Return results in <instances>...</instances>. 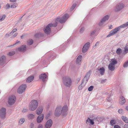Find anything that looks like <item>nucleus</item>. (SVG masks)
<instances>
[{"mask_svg": "<svg viewBox=\"0 0 128 128\" xmlns=\"http://www.w3.org/2000/svg\"><path fill=\"white\" fill-rule=\"evenodd\" d=\"M109 18V16L108 15H106L104 16L100 22L99 23V25L100 26H102L104 22L105 21L108 20Z\"/></svg>", "mask_w": 128, "mask_h": 128, "instance_id": "9b49d317", "label": "nucleus"}, {"mask_svg": "<svg viewBox=\"0 0 128 128\" xmlns=\"http://www.w3.org/2000/svg\"><path fill=\"white\" fill-rule=\"evenodd\" d=\"M89 123H90L92 125H93L94 124V120H92L88 118L86 121V123L88 124Z\"/></svg>", "mask_w": 128, "mask_h": 128, "instance_id": "aec40b11", "label": "nucleus"}, {"mask_svg": "<svg viewBox=\"0 0 128 128\" xmlns=\"http://www.w3.org/2000/svg\"><path fill=\"white\" fill-rule=\"evenodd\" d=\"M34 127H32V128H33Z\"/></svg>", "mask_w": 128, "mask_h": 128, "instance_id": "0e129e2a", "label": "nucleus"}, {"mask_svg": "<svg viewBox=\"0 0 128 128\" xmlns=\"http://www.w3.org/2000/svg\"><path fill=\"white\" fill-rule=\"evenodd\" d=\"M12 35L10 34V32L7 33L5 35L6 37H7L10 36Z\"/></svg>", "mask_w": 128, "mask_h": 128, "instance_id": "3c124183", "label": "nucleus"}, {"mask_svg": "<svg viewBox=\"0 0 128 128\" xmlns=\"http://www.w3.org/2000/svg\"><path fill=\"white\" fill-rule=\"evenodd\" d=\"M110 124L112 126H114L116 123V121L115 120H112L110 122Z\"/></svg>", "mask_w": 128, "mask_h": 128, "instance_id": "c756f323", "label": "nucleus"}, {"mask_svg": "<svg viewBox=\"0 0 128 128\" xmlns=\"http://www.w3.org/2000/svg\"><path fill=\"white\" fill-rule=\"evenodd\" d=\"M84 27L80 29V32L81 33H82L84 31Z\"/></svg>", "mask_w": 128, "mask_h": 128, "instance_id": "8fccbe9b", "label": "nucleus"}, {"mask_svg": "<svg viewBox=\"0 0 128 128\" xmlns=\"http://www.w3.org/2000/svg\"><path fill=\"white\" fill-rule=\"evenodd\" d=\"M46 78V75L45 74H42L40 75L39 76V78L42 79L43 80V81L44 82L45 80H43Z\"/></svg>", "mask_w": 128, "mask_h": 128, "instance_id": "6ab92c4d", "label": "nucleus"}, {"mask_svg": "<svg viewBox=\"0 0 128 128\" xmlns=\"http://www.w3.org/2000/svg\"><path fill=\"white\" fill-rule=\"evenodd\" d=\"M15 54V52L14 51H12L10 52L8 54V55L10 56H11L14 55Z\"/></svg>", "mask_w": 128, "mask_h": 128, "instance_id": "473e14b6", "label": "nucleus"}, {"mask_svg": "<svg viewBox=\"0 0 128 128\" xmlns=\"http://www.w3.org/2000/svg\"><path fill=\"white\" fill-rule=\"evenodd\" d=\"M10 7V5L8 4H7L6 5V9H9Z\"/></svg>", "mask_w": 128, "mask_h": 128, "instance_id": "49530a36", "label": "nucleus"}, {"mask_svg": "<svg viewBox=\"0 0 128 128\" xmlns=\"http://www.w3.org/2000/svg\"><path fill=\"white\" fill-rule=\"evenodd\" d=\"M25 121V119L24 118H20L18 121L19 124L20 125H22L24 122Z\"/></svg>", "mask_w": 128, "mask_h": 128, "instance_id": "bb28decb", "label": "nucleus"}, {"mask_svg": "<svg viewBox=\"0 0 128 128\" xmlns=\"http://www.w3.org/2000/svg\"><path fill=\"white\" fill-rule=\"evenodd\" d=\"M126 110H128V106L126 107Z\"/></svg>", "mask_w": 128, "mask_h": 128, "instance_id": "680f3d73", "label": "nucleus"}, {"mask_svg": "<svg viewBox=\"0 0 128 128\" xmlns=\"http://www.w3.org/2000/svg\"><path fill=\"white\" fill-rule=\"evenodd\" d=\"M34 116V115L32 114H30L27 115L28 118L29 120L33 119Z\"/></svg>", "mask_w": 128, "mask_h": 128, "instance_id": "a878e982", "label": "nucleus"}, {"mask_svg": "<svg viewBox=\"0 0 128 128\" xmlns=\"http://www.w3.org/2000/svg\"><path fill=\"white\" fill-rule=\"evenodd\" d=\"M16 100L15 96L14 95L11 96L8 98V103L10 105H12L15 102Z\"/></svg>", "mask_w": 128, "mask_h": 128, "instance_id": "6e6552de", "label": "nucleus"}, {"mask_svg": "<svg viewBox=\"0 0 128 128\" xmlns=\"http://www.w3.org/2000/svg\"><path fill=\"white\" fill-rule=\"evenodd\" d=\"M67 107L64 106L62 108L61 106H59L57 107L54 112V115L56 116H59L61 114L62 115L66 116L67 114Z\"/></svg>", "mask_w": 128, "mask_h": 128, "instance_id": "f03ea898", "label": "nucleus"}, {"mask_svg": "<svg viewBox=\"0 0 128 128\" xmlns=\"http://www.w3.org/2000/svg\"><path fill=\"white\" fill-rule=\"evenodd\" d=\"M17 6V4H14L12 5L10 7L11 8H16Z\"/></svg>", "mask_w": 128, "mask_h": 128, "instance_id": "4c0bfd02", "label": "nucleus"}, {"mask_svg": "<svg viewBox=\"0 0 128 128\" xmlns=\"http://www.w3.org/2000/svg\"><path fill=\"white\" fill-rule=\"evenodd\" d=\"M28 110L26 109H24L22 111L23 112H25L27 111Z\"/></svg>", "mask_w": 128, "mask_h": 128, "instance_id": "6e6d98bb", "label": "nucleus"}, {"mask_svg": "<svg viewBox=\"0 0 128 128\" xmlns=\"http://www.w3.org/2000/svg\"><path fill=\"white\" fill-rule=\"evenodd\" d=\"M107 80L106 79H103L101 80L100 83L102 84H103Z\"/></svg>", "mask_w": 128, "mask_h": 128, "instance_id": "c03bdc74", "label": "nucleus"}, {"mask_svg": "<svg viewBox=\"0 0 128 128\" xmlns=\"http://www.w3.org/2000/svg\"><path fill=\"white\" fill-rule=\"evenodd\" d=\"M114 128H120V127L118 125H116L114 126Z\"/></svg>", "mask_w": 128, "mask_h": 128, "instance_id": "09e8293b", "label": "nucleus"}, {"mask_svg": "<svg viewBox=\"0 0 128 128\" xmlns=\"http://www.w3.org/2000/svg\"><path fill=\"white\" fill-rule=\"evenodd\" d=\"M110 64H112L113 65L115 66L117 63V61L115 58L112 59L110 61Z\"/></svg>", "mask_w": 128, "mask_h": 128, "instance_id": "4be33fe9", "label": "nucleus"}, {"mask_svg": "<svg viewBox=\"0 0 128 128\" xmlns=\"http://www.w3.org/2000/svg\"><path fill=\"white\" fill-rule=\"evenodd\" d=\"M84 84H82L78 86V89L79 90H82L83 88V87L84 86H83Z\"/></svg>", "mask_w": 128, "mask_h": 128, "instance_id": "ea45409f", "label": "nucleus"}, {"mask_svg": "<svg viewBox=\"0 0 128 128\" xmlns=\"http://www.w3.org/2000/svg\"><path fill=\"white\" fill-rule=\"evenodd\" d=\"M44 115L42 114L41 115H39L37 118V122L38 123H40L42 121L44 118Z\"/></svg>", "mask_w": 128, "mask_h": 128, "instance_id": "2eb2a0df", "label": "nucleus"}, {"mask_svg": "<svg viewBox=\"0 0 128 128\" xmlns=\"http://www.w3.org/2000/svg\"><path fill=\"white\" fill-rule=\"evenodd\" d=\"M17 49L19 52H22L25 51L26 49V46L25 45L22 46Z\"/></svg>", "mask_w": 128, "mask_h": 128, "instance_id": "f3484780", "label": "nucleus"}, {"mask_svg": "<svg viewBox=\"0 0 128 128\" xmlns=\"http://www.w3.org/2000/svg\"><path fill=\"white\" fill-rule=\"evenodd\" d=\"M62 81L64 86L67 88H70L72 84V80L71 78L68 76L64 77L62 79Z\"/></svg>", "mask_w": 128, "mask_h": 128, "instance_id": "20e7f679", "label": "nucleus"}, {"mask_svg": "<svg viewBox=\"0 0 128 128\" xmlns=\"http://www.w3.org/2000/svg\"><path fill=\"white\" fill-rule=\"evenodd\" d=\"M128 26V22L112 30L110 32V34L107 36V37H108L115 34L118 32L120 28H125Z\"/></svg>", "mask_w": 128, "mask_h": 128, "instance_id": "7ed1b4c3", "label": "nucleus"}, {"mask_svg": "<svg viewBox=\"0 0 128 128\" xmlns=\"http://www.w3.org/2000/svg\"><path fill=\"white\" fill-rule=\"evenodd\" d=\"M82 56L81 55L79 56L77 58L76 60V63L77 64L80 65L81 63Z\"/></svg>", "mask_w": 128, "mask_h": 128, "instance_id": "dca6fc26", "label": "nucleus"}, {"mask_svg": "<svg viewBox=\"0 0 128 128\" xmlns=\"http://www.w3.org/2000/svg\"><path fill=\"white\" fill-rule=\"evenodd\" d=\"M6 62V57L3 55L0 58V65H2L4 64Z\"/></svg>", "mask_w": 128, "mask_h": 128, "instance_id": "f8f14e48", "label": "nucleus"}, {"mask_svg": "<svg viewBox=\"0 0 128 128\" xmlns=\"http://www.w3.org/2000/svg\"><path fill=\"white\" fill-rule=\"evenodd\" d=\"M42 34L40 33H39L36 34H35L34 36L36 38H38L40 36H42Z\"/></svg>", "mask_w": 128, "mask_h": 128, "instance_id": "c9c22d12", "label": "nucleus"}, {"mask_svg": "<svg viewBox=\"0 0 128 128\" xmlns=\"http://www.w3.org/2000/svg\"><path fill=\"white\" fill-rule=\"evenodd\" d=\"M124 5L122 3H119L115 7L114 10L115 12H118L122 9L124 7Z\"/></svg>", "mask_w": 128, "mask_h": 128, "instance_id": "1a4fd4ad", "label": "nucleus"}, {"mask_svg": "<svg viewBox=\"0 0 128 128\" xmlns=\"http://www.w3.org/2000/svg\"><path fill=\"white\" fill-rule=\"evenodd\" d=\"M122 50L120 48H119L116 51L117 54L119 55H120V53L122 52Z\"/></svg>", "mask_w": 128, "mask_h": 128, "instance_id": "2f4dec72", "label": "nucleus"}, {"mask_svg": "<svg viewBox=\"0 0 128 128\" xmlns=\"http://www.w3.org/2000/svg\"><path fill=\"white\" fill-rule=\"evenodd\" d=\"M6 114V109L4 108L0 109V117L2 119L5 118Z\"/></svg>", "mask_w": 128, "mask_h": 128, "instance_id": "0eeeda50", "label": "nucleus"}, {"mask_svg": "<svg viewBox=\"0 0 128 128\" xmlns=\"http://www.w3.org/2000/svg\"><path fill=\"white\" fill-rule=\"evenodd\" d=\"M26 88V84H23L21 85L18 88L17 92L19 94H22L25 91Z\"/></svg>", "mask_w": 128, "mask_h": 128, "instance_id": "423d86ee", "label": "nucleus"}, {"mask_svg": "<svg viewBox=\"0 0 128 128\" xmlns=\"http://www.w3.org/2000/svg\"><path fill=\"white\" fill-rule=\"evenodd\" d=\"M52 124V122L51 119H50L48 121L46 122L45 125L46 128H50Z\"/></svg>", "mask_w": 128, "mask_h": 128, "instance_id": "ddd939ff", "label": "nucleus"}, {"mask_svg": "<svg viewBox=\"0 0 128 128\" xmlns=\"http://www.w3.org/2000/svg\"><path fill=\"white\" fill-rule=\"evenodd\" d=\"M16 0H10V2H15Z\"/></svg>", "mask_w": 128, "mask_h": 128, "instance_id": "052dcab7", "label": "nucleus"}, {"mask_svg": "<svg viewBox=\"0 0 128 128\" xmlns=\"http://www.w3.org/2000/svg\"><path fill=\"white\" fill-rule=\"evenodd\" d=\"M96 32V30H94L92 31V32H90V35L91 36H92L94 35L95 34Z\"/></svg>", "mask_w": 128, "mask_h": 128, "instance_id": "a19ab883", "label": "nucleus"}, {"mask_svg": "<svg viewBox=\"0 0 128 128\" xmlns=\"http://www.w3.org/2000/svg\"><path fill=\"white\" fill-rule=\"evenodd\" d=\"M34 78V77L33 76H30L27 79L26 82H27L29 83L33 80Z\"/></svg>", "mask_w": 128, "mask_h": 128, "instance_id": "412c9836", "label": "nucleus"}, {"mask_svg": "<svg viewBox=\"0 0 128 128\" xmlns=\"http://www.w3.org/2000/svg\"><path fill=\"white\" fill-rule=\"evenodd\" d=\"M38 106V102L37 100H33L30 102L29 109L31 111L34 110L37 108Z\"/></svg>", "mask_w": 128, "mask_h": 128, "instance_id": "39448f33", "label": "nucleus"}, {"mask_svg": "<svg viewBox=\"0 0 128 128\" xmlns=\"http://www.w3.org/2000/svg\"><path fill=\"white\" fill-rule=\"evenodd\" d=\"M107 100L108 102H110L111 100V98L110 97H108Z\"/></svg>", "mask_w": 128, "mask_h": 128, "instance_id": "4d7b16f0", "label": "nucleus"}, {"mask_svg": "<svg viewBox=\"0 0 128 128\" xmlns=\"http://www.w3.org/2000/svg\"><path fill=\"white\" fill-rule=\"evenodd\" d=\"M43 110V107L42 106H40L36 110V114L38 115L41 114L42 113Z\"/></svg>", "mask_w": 128, "mask_h": 128, "instance_id": "4468645a", "label": "nucleus"}, {"mask_svg": "<svg viewBox=\"0 0 128 128\" xmlns=\"http://www.w3.org/2000/svg\"><path fill=\"white\" fill-rule=\"evenodd\" d=\"M118 112L119 114H122L124 113L123 110L121 109H120L118 110Z\"/></svg>", "mask_w": 128, "mask_h": 128, "instance_id": "58836bf2", "label": "nucleus"}, {"mask_svg": "<svg viewBox=\"0 0 128 128\" xmlns=\"http://www.w3.org/2000/svg\"><path fill=\"white\" fill-rule=\"evenodd\" d=\"M115 66L112 64H110L108 66L109 69L111 71H114L115 69Z\"/></svg>", "mask_w": 128, "mask_h": 128, "instance_id": "a211bd4d", "label": "nucleus"}, {"mask_svg": "<svg viewBox=\"0 0 128 128\" xmlns=\"http://www.w3.org/2000/svg\"><path fill=\"white\" fill-rule=\"evenodd\" d=\"M20 43V41H16V43L15 44H14L13 45L10 46H14L16 44H17L18 43Z\"/></svg>", "mask_w": 128, "mask_h": 128, "instance_id": "864d4df0", "label": "nucleus"}, {"mask_svg": "<svg viewBox=\"0 0 128 128\" xmlns=\"http://www.w3.org/2000/svg\"><path fill=\"white\" fill-rule=\"evenodd\" d=\"M124 52L125 54H126L128 52V45L127 44L124 48Z\"/></svg>", "mask_w": 128, "mask_h": 128, "instance_id": "c85d7f7f", "label": "nucleus"}, {"mask_svg": "<svg viewBox=\"0 0 128 128\" xmlns=\"http://www.w3.org/2000/svg\"><path fill=\"white\" fill-rule=\"evenodd\" d=\"M124 128H128V125L125 124L124 125Z\"/></svg>", "mask_w": 128, "mask_h": 128, "instance_id": "13d9d810", "label": "nucleus"}, {"mask_svg": "<svg viewBox=\"0 0 128 128\" xmlns=\"http://www.w3.org/2000/svg\"><path fill=\"white\" fill-rule=\"evenodd\" d=\"M91 71L90 70L86 74L85 76L87 77L88 79H89Z\"/></svg>", "mask_w": 128, "mask_h": 128, "instance_id": "7c9ffc66", "label": "nucleus"}, {"mask_svg": "<svg viewBox=\"0 0 128 128\" xmlns=\"http://www.w3.org/2000/svg\"><path fill=\"white\" fill-rule=\"evenodd\" d=\"M34 124L32 123H30V128L34 127Z\"/></svg>", "mask_w": 128, "mask_h": 128, "instance_id": "de8ad7c7", "label": "nucleus"}, {"mask_svg": "<svg viewBox=\"0 0 128 128\" xmlns=\"http://www.w3.org/2000/svg\"><path fill=\"white\" fill-rule=\"evenodd\" d=\"M94 86H90L88 88V90L89 91H91L93 90Z\"/></svg>", "mask_w": 128, "mask_h": 128, "instance_id": "37998d69", "label": "nucleus"}, {"mask_svg": "<svg viewBox=\"0 0 128 128\" xmlns=\"http://www.w3.org/2000/svg\"><path fill=\"white\" fill-rule=\"evenodd\" d=\"M99 44V42H97L95 44V46H96L97 45H98Z\"/></svg>", "mask_w": 128, "mask_h": 128, "instance_id": "bf43d9fd", "label": "nucleus"}, {"mask_svg": "<svg viewBox=\"0 0 128 128\" xmlns=\"http://www.w3.org/2000/svg\"><path fill=\"white\" fill-rule=\"evenodd\" d=\"M121 104H124L126 102V100L122 96H121L120 98Z\"/></svg>", "mask_w": 128, "mask_h": 128, "instance_id": "393cba45", "label": "nucleus"}, {"mask_svg": "<svg viewBox=\"0 0 128 128\" xmlns=\"http://www.w3.org/2000/svg\"><path fill=\"white\" fill-rule=\"evenodd\" d=\"M90 45V43L89 42H87L84 45L82 50V52L83 53H85L88 51Z\"/></svg>", "mask_w": 128, "mask_h": 128, "instance_id": "9d476101", "label": "nucleus"}, {"mask_svg": "<svg viewBox=\"0 0 128 128\" xmlns=\"http://www.w3.org/2000/svg\"><path fill=\"white\" fill-rule=\"evenodd\" d=\"M76 4L75 3L74 4L72 5V6L71 9L72 8V10L74 9L76 7Z\"/></svg>", "mask_w": 128, "mask_h": 128, "instance_id": "a18cd8bd", "label": "nucleus"}, {"mask_svg": "<svg viewBox=\"0 0 128 128\" xmlns=\"http://www.w3.org/2000/svg\"><path fill=\"white\" fill-rule=\"evenodd\" d=\"M33 42V40L32 39L29 40L28 42V44L30 45L32 44Z\"/></svg>", "mask_w": 128, "mask_h": 128, "instance_id": "72a5a7b5", "label": "nucleus"}, {"mask_svg": "<svg viewBox=\"0 0 128 128\" xmlns=\"http://www.w3.org/2000/svg\"><path fill=\"white\" fill-rule=\"evenodd\" d=\"M100 72V74L102 75H103L104 74L105 72L104 68L103 67L100 68L99 70Z\"/></svg>", "mask_w": 128, "mask_h": 128, "instance_id": "b1692460", "label": "nucleus"}, {"mask_svg": "<svg viewBox=\"0 0 128 128\" xmlns=\"http://www.w3.org/2000/svg\"><path fill=\"white\" fill-rule=\"evenodd\" d=\"M128 66V60L125 62L123 64V67L124 68H126Z\"/></svg>", "mask_w": 128, "mask_h": 128, "instance_id": "f704fd0d", "label": "nucleus"}, {"mask_svg": "<svg viewBox=\"0 0 128 128\" xmlns=\"http://www.w3.org/2000/svg\"><path fill=\"white\" fill-rule=\"evenodd\" d=\"M18 34V33H15V34H14V35H13L11 37L12 38H14V37L16 36H17Z\"/></svg>", "mask_w": 128, "mask_h": 128, "instance_id": "603ef678", "label": "nucleus"}, {"mask_svg": "<svg viewBox=\"0 0 128 128\" xmlns=\"http://www.w3.org/2000/svg\"><path fill=\"white\" fill-rule=\"evenodd\" d=\"M43 126L42 124H40L38 126V128H42Z\"/></svg>", "mask_w": 128, "mask_h": 128, "instance_id": "5fc2aeb1", "label": "nucleus"}, {"mask_svg": "<svg viewBox=\"0 0 128 128\" xmlns=\"http://www.w3.org/2000/svg\"><path fill=\"white\" fill-rule=\"evenodd\" d=\"M89 79H88L85 76L84 77L83 81L82 82V84H84L83 86H84L86 84Z\"/></svg>", "mask_w": 128, "mask_h": 128, "instance_id": "5701e85b", "label": "nucleus"}, {"mask_svg": "<svg viewBox=\"0 0 128 128\" xmlns=\"http://www.w3.org/2000/svg\"><path fill=\"white\" fill-rule=\"evenodd\" d=\"M122 118L125 123H128V118L126 117L123 116L122 117Z\"/></svg>", "mask_w": 128, "mask_h": 128, "instance_id": "cd10ccee", "label": "nucleus"}, {"mask_svg": "<svg viewBox=\"0 0 128 128\" xmlns=\"http://www.w3.org/2000/svg\"><path fill=\"white\" fill-rule=\"evenodd\" d=\"M112 28V26H111L110 27V28Z\"/></svg>", "mask_w": 128, "mask_h": 128, "instance_id": "e2e57ef3", "label": "nucleus"}, {"mask_svg": "<svg viewBox=\"0 0 128 128\" xmlns=\"http://www.w3.org/2000/svg\"><path fill=\"white\" fill-rule=\"evenodd\" d=\"M17 30L16 28H14L13 30L11 32H10V34L12 35L15 32H16Z\"/></svg>", "mask_w": 128, "mask_h": 128, "instance_id": "79ce46f5", "label": "nucleus"}, {"mask_svg": "<svg viewBox=\"0 0 128 128\" xmlns=\"http://www.w3.org/2000/svg\"><path fill=\"white\" fill-rule=\"evenodd\" d=\"M6 17V15L5 14L2 15L1 17V18L0 19V21H2L4 20Z\"/></svg>", "mask_w": 128, "mask_h": 128, "instance_id": "e433bc0d", "label": "nucleus"}, {"mask_svg": "<svg viewBox=\"0 0 128 128\" xmlns=\"http://www.w3.org/2000/svg\"><path fill=\"white\" fill-rule=\"evenodd\" d=\"M69 17L67 14H65L62 18H57L56 20V23L54 24H48L44 30L45 33L47 34H49L51 32L50 27H55L57 26V22H59L60 23L64 22Z\"/></svg>", "mask_w": 128, "mask_h": 128, "instance_id": "f257e3e1", "label": "nucleus"}]
</instances>
